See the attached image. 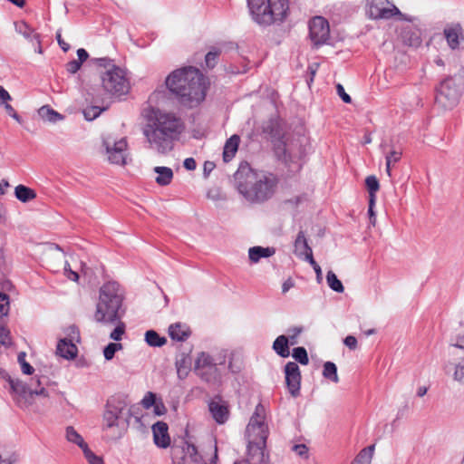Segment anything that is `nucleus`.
Returning a JSON list of instances; mask_svg holds the SVG:
<instances>
[{
    "mask_svg": "<svg viewBox=\"0 0 464 464\" xmlns=\"http://www.w3.org/2000/svg\"><path fill=\"white\" fill-rule=\"evenodd\" d=\"M147 122L142 128L149 148L160 154L173 149V141L181 133L183 125L174 113L151 108L145 115Z\"/></svg>",
    "mask_w": 464,
    "mask_h": 464,
    "instance_id": "obj_1",
    "label": "nucleus"
},
{
    "mask_svg": "<svg viewBox=\"0 0 464 464\" xmlns=\"http://www.w3.org/2000/svg\"><path fill=\"white\" fill-rule=\"evenodd\" d=\"M234 178L238 192L252 204H261L269 200L278 185L276 175L254 170L247 163L239 166Z\"/></svg>",
    "mask_w": 464,
    "mask_h": 464,
    "instance_id": "obj_2",
    "label": "nucleus"
},
{
    "mask_svg": "<svg viewBox=\"0 0 464 464\" xmlns=\"http://www.w3.org/2000/svg\"><path fill=\"white\" fill-rule=\"evenodd\" d=\"M166 85L185 106H197L206 97V78L198 69L192 66L173 71L167 77Z\"/></svg>",
    "mask_w": 464,
    "mask_h": 464,
    "instance_id": "obj_3",
    "label": "nucleus"
},
{
    "mask_svg": "<svg viewBox=\"0 0 464 464\" xmlns=\"http://www.w3.org/2000/svg\"><path fill=\"white\" fill-rule=\"evenodd\" d=\"M252 20L267 27L284 23L288 15V0H247Z\"/></svg>",
    "mask_w": 464,
    "mask_h": 464,
    "instance_id": "obj_4",
    "label": "nucleus"
},
{
    "mask_svg": "<svg viewBox=\"0 0 464 464\" xmlns=\"http://www.w3.org/2000/svg\"><path fill=\"white\" fill-rule=\"evenodd\" d=\"M0 378L8 382L13 400L21 409H30L34 404L35 396H43L44 398L49 397V392L44 387L49 381L46 376L37 377L35 381H34L39 389L32 388L34 386V382H32L31 387H29L21 380L12 378L5 370L1 368Z\"/></svg>",
    "mask_w": 464,
    "mask_h": 464,
    "instance_id": "obj_5",
    "label": "nucleus"
},
{
    "mask_svg": "<svg viewBox=\"0 0 464 464\" xmlns=\"http://www.w3.org/2000/svg\"><path fill=\"white\" fill-rule=\"evenodd\" d=\"M123 288L115 281L104 283L99 291L96 319H121L122 314Z\"/></svg>",
    "mask_w": 464,
    "mask_h": 464,
    "instance_id": "obj_6",
    "label": "nucleus"
},
{
    "mask_svg": "<svg viewBox=\"0 0 464 464\" xmlns=\"http://www.w3.org/2000/svg\"><path fill=\"white\" fill-rule=\"evenodd\" d=\"M259 409H263L262 405H258L256 413L250 419L247 426L250 440L247 445L248 457L253 464H266L268 461V454L266 451V440L268 437V428L264 422V417L258 413Z\"/></svg>",
    "mask_w": 464,
    "mask_h": 464,
    "instance_id": "obj_7",
    "label": "nucleus"
},
{
    "mask_svg": "<svg viewBox=\"0 0 464 464\" xmlns=\"http://www.w3.org/2000/svg\"><path fill=\"white\" fill-rule=\"evenodd\" d=\"M96 64L103 68L100 72L102 88L112 95H123L130 90V82L126 72L119 66L112 63L109 58L95 59Z\"/></svg>",
    "mask_w": 464,
    "mask_h": 464,
    "instance_id": "obj_8",
    "label": "nucleus"
},
{
    "mask_svg": "<svg viewBox=\"0 0 464 464\" xmlns=\"http://www.w3.org/2000/svg\"><path fill=\"white\" fill-rule=\"evenodd\" d=\"M462 93V80L452 76L445 78L437 89L436 104L442 110H452L459 102Z\"/></svg>",
    "mask_w": 464,
    "mask_h": 464,
    "instance_id": "obj_9",
    "label": "nucleus"
},
{
    "mask_svg": "<svg viewBox=\"0 0 464 464\" xmlns=\"http://www.w3.org/2000/svg\"><path fill=\"white\" fill-rule=\"evenodd\" d=\"M366 14L373 20L390 19L393 16H399L401 20L413 22L415 19L402 14L396 5L388 0H367Z\"/></svg>",
    "mask_w": 464,
    "mask_h": 464,
    "instance_id": "obj_10",
    "label": "nucleus"
},
{
    "mask_svg": "<svg viewBox=\"0 0 464 464\" xmlns=\"http://www.w3.org/2000/svg\"><path fill=\"white\" fill-rule=\"evenodd\" d=\"M411 17V15H408ZM415 20L413 22L405 21L401 24L396 26V40L403 46L411 48H418L421 45V30L419 28L418 18L411 16Z\"/></svg>",
    "mask_w": 464,
    "mask_h": 464,
    "instance_id": "obj_11",
    "label": "nucleus"
},
{
    "mask_svg": "<svg viewBox=\"0 0 464 464\" xmlns=\"http://www.w3.org/2000/svg\"><path fill=\"white\" fill-rule=\"evenodd\" d=\"M309 37L316 47L327 44L330 38L328 21L322 16H315L309 22Z\"/></svg>",
    "mask_w": 464,
    "mask_h": 464,
    "instance_id": "obj_12",
    "label": "nucleus"
},
{
    "mask_svg": "<svg viewBox=\"0 0 464 464\" xmlns=\"http://www.w3.org/2000/svg\"><path fill=\"white\" fill-rule=\"evenodd\" d=\"M103 146L108 155V160L111 163L117 165L126 164V150L128 144L125 138L113 141L110 140V139H105L103 140Z\"/></svg>",
    "mask_w": 464,
    "mask_h": 464,
    "instance_id": "obj_13",
    "label": "nucleus"
},
{
    "mask_svg": "<svg viewBox=\"0 0 464 464\" xmlns=\"http://www.w3.org/2000/svg\"><path fill=\"white\" fill-rule=\"evenodd\" d=\"M285 383L293 397L300 395L301 372L295 362H288L285 366Z\"/></svg>",
    "mask_w": 464,
    "mask_h": 464,
    "instance_id": "obj_14",
    "label": "nucleus"
},
{
    "mask_svg": "<svg viewBox=\"0 0 464 464\" xmlns=\"http://www.w3.org/2000/svg\"><path fill=\"white\" fill-rule=\"evenodd\" d=\"M226 358L227 351L225 350L218 353L216 356H212L206 352H200L195 360L194 371L206 369L214 365H222L226 362Z\"/></svg>",
    "mask_w": 464,
    "mask_h": 464,
    "instance_id": "obj_15",
    "label": "nucleus"
},
{
    "mask_svg": "<svg viewBox=\"0 0 464 464\" xmlns=\"http://www.w3.org/2000/svg\"><path fill=\"white\" fill-rule=\"evenodd\" d=\"M443 35L448 46L454 51L459 49L460 43L464 41V29L459 23L448 24L443 30Z\"/></svg>",
    "mask_w": 464,
    "mask_h": 464,
    "instance_id": "obj_16",
    "label": "nucleus"
},
{
    "mask_svg": "<svg viewBox=\"0 0 464 464\" xmlns=\"http://www.w3.org/2000/svg\"><path fill=\"white\" fill-rule=\"evenodd\" d=\"M48 266L53 272H58L63 267L64 276L72 281L77 282L79 274L71 269L70 264L64 260V256L53 255L48 259Z\"/></svg>",
    "mask_w": 464,
    "mask_h": 464,
    "instance_id": "obj_17",
    "label": "nucleus"
},
{
    "mask_svg": "<svg viewBox=\"0 0 464 464\" xmlns=\"http://www.w3.org/2000/svg\"><path fill=\"white\" fill-rule=\"evenodd\" d=\"M168 430L169 426L164 421H157L152 425L153 440L159 448L166 449L170 445Z\"/></svg>",
    "mask_w": 464,
    "mask_h": 464,
    "instance_id": "obj_18",
    "label": "nucleus"
},
{
    "mask_svg": "<svg viewBox=\"0 0 464 464\" xmlns=\"http://www.w3.org/2000/svg\"><path fill=\"white\" fill-rule=\"evenodd\" d=\"M127 406L128 403L126 401L120 396L111 397L108 400L106 404V408L111 410V412L114 413V415H116L120 420L124 417L126 422H128V419L130 416Z\"/></svg>",
    "mask_w": 464,
    "mask_h": 464,
    "instance_id": "obj_19",
    "label": "nucleus"
},
{
    "mask_svg": "<svg viewBox=\"0 0 464 464\" xmlns=\"http://www.w3.org/2000/svg\"><path fill=\"white\" fill-rule=\"evenodd\" d=\"M218 365L208 367L206 369L197 370L194 372L205 382L208 384H218L221 380V373L218 368Z\"/></svg>",
    "mask_w": 464,
    "mask_h": 464,
    "instance_id": "obj_20",
    "label": "nucleus"
},
{
    "mask_svg": "<svg viewBox=\"0 0 464 464\" xmlns=\"http://www.w3.org/2000/svg\"><path fill=\"white\" fill-rule=\"evenodd\" d=\"M169 334L172 340L183 342L189 337L191 331L186 324L177 322L169 325Z\"/></svg>",
    "mask_w": 464,
    "mask_h": 464,
    "instance_id": "obj_21",
    "label": "nucleus"
},
{
    "mask_svg": "<svg viewBox=\"0 0 464 464\" xmlns=\"http://www.w3.org/2000/svg\"><path fill=\"white\" fill-rule=\"evenodd\" d=\"M209 411L213 419L218 423L223 424L228 418L227 407L216 401H211L208 404Z\"/></svg>",
    "mask_w": 464,
    "mask_h": 464,
    "instance_id": "obj_22",
    "label": "nucleus"
},
{
    "mask_svg": "<svg viewBox=\"0 0 464 464\" xmlns=\"http://www.w3.org/2000/svg\"><path fill=\"white\" fill-rule=\"evenodd\" d=\"M77 352L78 349L74 343L66 342V340H59L56 347V353L61 357L72 360L77 356Z\"/></svg>",
    "mask_w": 464,
    "mask_h": 464,
    "instance_id": "obj_23",
    "label": "nucleus"
},
{
    "mask_svg": "<svg viewBox=\"0 0 464 464\" xmlns=\"http://www.w3.org/2000/svg\"><path fill=\"white\" fill-rule=\"evenodd\" d=\"M175 366L177 375L179 380H184L188 375L191 367V359L188 354L181 353L179 358L176 360Z\"/></svg>",
    "mask_w": 464,
    "mask_h": 464,
    "instance_id": "obj_24",
    "label": "nucleus"
},
{
    "mask_svg": "<svg viewBox=\"0 0 464 464\" xmlns=\"http://www.w3.org/2000/svg\"><path fill=\"white\" fill-rule=\"evenodd\" d=\"M276 253L274 247L252 246L248 249V257L252 263H257L263 257H270Z\"/></svg>",
    "mask_w": 464,
    "mask_h": 464,
    "instance_id": "obj_25",
    "label": "nucleus"
},
{
    "mask_svg": "<svg viewBox=\"0 0 464 464\" xmlns=\"http://www.w3.org/2000/svg\"><path fill=\"white\" fill-rule=\"evenodd\" d=\"M239 140L237 135H233L226 141L223 151V160L225 162H228L234 158L239 145Z\"/></svg>",
    "mask_w": 464,
    "mask_h": 464,
    "instance_id": "obj_26",
    "label": "nucleus"
},
{
    "mask_svg": "<svg viewBox=\"0 0 464 464\" xmlns=\"http://www.w3.org/2000/svg\"><path fill=\"white\" fill-rule=\"evenodd\" d=\"M294 246L295 254L299 257H303L304 254L312 250L311 246L308 245L307 238L303 230L298 232L294 243Z\"/></svg>",
    "mask_w": 464,
    "mask_h": 464,
    "instance_id": "obj_27",
    "label": "nucleus"
},
{
    "mask_svg": "<svg viewBox=\"0 0 464 464\" xmlns=\"http://www.w3.org/2000/svg\"><path fill=\"white\" fill-rule=\"evenodd\" d=\"M154 172L157 173L156 182L160 186L169 185L173 179V171L168 167H155Z\"/></svg>",
    "mask_w": 464,
    "mask_h": 464,
    "instance_id": "obj_28",
    "label": "nucleus"
},
{
    "mask_svg": "<svg viewBox=\"0 0 464 464\" xmlns=\"http://www.w3.org/2000/svg\"><path fill=\"white\" fill-rule=\"evenodd\" d=\"M289 342L290 340L288 339V337H286L285 335H280L275 340L273 343V348L276 352V353L281 357H288L290 354L288 347Z\"/></svg>",
    "mask_w": 464,
    "mask_h": 464,
    "instance_id": "obj_29",
    "label": "nucleus"
},
{
    "mask_svg": "<svg viewBox=\"0 0 464 464\" xmlns=\"http://www.w3.org/2000/svg\"><path fill=\"white\" fill-rule=\"evenodd\" d=\"M38 114L41 117V119L44 121L53 122L55 123L58 121H61L63 119V116L54 111L53 109L50 108L49 106H43L38 110Z\"/></svg>",
    "mask_w": 464,
    "mask_h": 464,
    "instance_id": "obj_30",
    "label": "nucleus"
},
{
    "mask_svg": "<svg viewBox=\"0 0 464 464\" xmlns=\"http://www.w3.org/2000/svg\"><path fill=\"white\" fill-rule=\"evenodd\" d=\"M14 195L18 200L24 203L29 202L36 198L34 190L24 185L15 187Z\"/></svg>",
    "mask_w": 464,
    "mask_h": 464,
    "instance_id": "obj_31",
    "label": "nucleus"
},
{
    "mask_svg": "<svg viewBox=\"0 0 464 464\" xmlns=\"http://www.w3.org/2000/svg\"><path fill=\"white\" fill-rule=\"evenodd\" d=\"M375 446L370 445L363 448L351 464H371Z\"/></svg>",
    "mask_w": 464,
    "mask_h": 464,
    "instance_id": "obj_32",
    "label": "nucleus"
},
{
    "mask_svg": "<svg viewBox=\"0 0 464 464\" xmlns=\"http://www.w3.org/2000/svg\"><path fill=\"white\" fill-rule=\"evenodd\" d=\"M19 455L6 446L0 444V464H15Z\"/></svg>",
    "mask_w": 464,
    "mask_h": 464,
    "instance_id": "obj_33",
    "label": "nucleus"
},
{
    "mask_svg": "<svg viewBox=\"0 0 464 464\" xmlns=\"http://www.w3.org/2000/svg\"><path fill=\"white\" fill-rule=\"evenodd\" d=\"M145 342L151 347H162L167 343V339L154 330H148L145 333Z\"/></svg>",
    "mask_w": 464,
    "mask_h": 464,
    "instance_id": "obj_34",
    "label": "nucleus"
},
{
    "mask_svg": "<svg viewBox=\"0 0 464 464\" xmlns=\"http://www.w3.org/2000/svg\"><path fill=\"white\" fill-rule=\"evenodd\" d=\"M66 439L68 441L78 445L82 450V451L84 449L88 448V445L84 441L83 438L72 426H68L66 428Z\"/></svg>",
    "mask_w": 464,
    "mask_h": 464,
    "instance_id": "obj_35",
    "label": "nucleus"
},
{
    "mask_svg": "<svg viewBox=\"0 0 464 464\" xmlns=\"http://www.w3.org/2000/svg\"><path fill=\"white\" fill-rule=\"evenodd\" d=\"M186 447L182 449V452L185 453V456H188L192 462L195 464L202 463V456L198 453V448L193 444L188 441L185 442Z\"/></svg>",
    "mask_w": 464,
    "mask_h": 464,
    "instance_id": "obj_36",
    "label": "nucleus"
},
{
    "mask_svg": "<svg viewBox=\"0 0 464 464\" xmlns=\"http://www.w3.org/2000/svg\"><path fill=\"white\" fill-rule=\"evenodd\" d=\"M323 376L335 383L339 382L337 374V367L333 362H325L324 363Z\"/></svg>",
    "mask_w": 464,
    "mask_h": 464,
    "instance_id": "obj_37",
    "label": "nucleus"
},
{
    "mask_svg": "<svg viewBox=\"0 0 464 464\" xmlns=\"http://www.w3.org/2000/svg\"><path fill=\"white\" fill-rule=\"evenodd\" d=\"M326 281L329 287L337 293H343L344 287L343 283L337 278L336 275L333 271H328L326 275Z\"/></svg>",
    "mask_w": 464,
    "mask_h": 464,
    "instance_id": "obj_38",
    "label": "nucleus"
},
{
    "mask_svg": "<svg viewBox=\"0 0 464 464\" xmlns=\"http://www.w3.org/2000/svg\"><path fill=\"white\" fill-rule=\"evenodd\" d=\"M402 152L401 150H392L385 157L386 159V172L388 176H392L391 168L392 165L400 161Z\"/></svg>",
    "mask_w": 464,
    "mask_h": 464,
    "instance_id": "obj_39",
    "label": "nucleus"
},
{
    "mask_svg": "<svg viewBox=\"0 0 464 464\" xmlns=\"http://www.w3.org/2000/svg\"><path fill=\"white\" fill-rule=\"evenodd\" d=\"M221 53L220 49L213 47L206 55L205 63L208 68H214L218 61V57Z\"/></svg>",
    "mask_w": 464,
    "mask_h": 464,
    "instance_id": "obj_40",
    "label": "nucleus"
},
{
    "mask_svg": "<svg viewBox=\"0 0 464 464\" xmlns=\"http://www.w3.org/2000/svg\"><path fill=\"white\" fill-rule=\"evenodd\" d=\"M292 356L295 361H297L302 365H307L309 362L308 354L304 347L299 346L294 348Z\"/></svg>",
    "mask_w": 464,
    "mask_h": 464,
    "instance_id": "obj_41",
    "label": "nucleus"
},
{
    "mask_svg": "<svg viewBox=\"0 0 464 464\" xmlns=\"http://www.w3.org/2000/svg\"><path fill=\"white\" fill-rule=\"evenodd\" d=\"M65 337L62 340H66V342L72 343L74 342L79 343L80 342V331L79 328L75 324L70 325L68 328L65 329Z\"/></svg>",
    "mask_w": 464,
    "mask_h": 464,
    "instance_id": "obj_42",
    "label": "nucleus"
},
{
    "mask_svg": "<svg viewBox=\"0 0 464 464\" xmlns=\"http://www.w3.org/2000/svg\"><path fill=\"white\" fill-rule=\"evenodd\" d=\"M122 349V344L119 343H110L103 349V355L107 361L113 359L115 353Z\"/></svg>",
    "mask_w": 464,
    "mask_h": 464,
    "instance_id": "obj_43",
    "label": "nucleus"
},
{
    "mask_svg": "<svg viewBox=\"0 0 464 464\" xmlns=\"http://www.w3.org/2000/svg\"><path fill=\"white\" fill-rule=\"evenodd\" d=\"M26 353L24 352H20L17 356V361L19 364L21 365V369L23 373L26 375H31L34 373V367L25 361Z\"/></svg>",
    "mask_w": 464,
    "mask_h": 464,
    "instance_id": "obj_44",
    "label": "nucleus"
},
{
    "mask_svg": "<svg viewBox=\"0 0 464 464\" xmlns=\"http://www.w3.org/2000/svg\"><path fill=\"white\" fill-rule=\"evenodd\" d=\"M103 420L105 423L106 428H112L115 426H119L120 420L114 413L111 412V410H108L106 408L104 414H103Z\"/></svg>",
    "mask_w": 464,
    "mask_h": 464,
    "instance_id": "obj_45",
    "label": "nucleus"
},
{
    "mask_svg": "<svg viewBox=\"0 0 464 464\" xmlns=\"http://www.w3.org/2000/svg\"><path fill=\"white\" fill-rule=\"evenodd\" d=\"M104 111V108H101L99 106H91L86 108L83 111V115L85 120L87 121H93L95 120L102 111Z\"/></svg>",
    "mask_w": 464,
    "mask_h": 464,
    "instance_id": "obj_46",
    "label": "nucleus"
},
{
    "mask_svg": "<svg viewBox=\"0 0 464 464\" xmlns=\"http://www.w3.org/2000/svg\"><path fill=\"white\" fill-rule=\"evenodd\" d=\"M11 344L10 330L5 325L0 324V346L9 347Z\"/></svg>",
    "mask_w": 464,
    "mask_h": 464,
    "instance_id": "obj_47",
    "label": "nucleus"
},
{
    "mask_svg": "<svg viewBox=\"0 0 464 464\" xmlns=\"http://www.w3.org/2000/svg\"><path fill=\"white\" fill-rule=\"evenodd\" d=\"M365 185L369 194H376L380 188V184L377 178L373 175L368 176L365 179Z\"/></svg>",
    "mask_w": 464,
    "mask_h": 464,
    "instance_id": "obj_48",
    "label": "nucleus"
},
{
    "mask_svg": "<svg viewBox=\"0 0 464 464\" xmlns=\"http://www.w3.org/2000/svg\"><path fill=\"white\" fill-rule=\"evenodd\" d=\"M9 310V296L5 293H0V318L7 315Z\"/></svg>",
    "mask_w": 464,
    "mask_h": 464,
    "instance_id": "obj_49",
    "label": "nucleus"
},
{
    "mask_svg": "<svg viewBox=\"0 0 464 464\" xmlns=\"http://www.w3.org/2000/svg\"><path fill=\"white\" fill-rule=\"evenodd\" d=\"M89 464H104L102 459L95 455L89 447L82 451Z\"/></svg>",
    "mask_w": 464,
    "mask_h": 464,
    "instance_id": "obj_50",
    "label": "nucleus"
},
{
    "mask_svg": "<svg viewBox=\"0 0 464 464\" xmlns=\"http://www.w3.org/2000/svg\"><path fill=\"white\" fill-rule=\"evenodd\" d=\"M120 324L114 328V330L111 333L110 338L114 341H121L122 335L125 333V324L122 321H119Z\"/></svg>",
    "mask_w": 464,
    "mask_h": 464,
    "instance_id": "obj_51",
    "label": "nucleus"
},
{
    "mask_svg": "<svg viewBox=\"0 0 464 464\" xmlns=\"http://www.w3.org/2000/svg\"><path fill=\"white\" fill-rule=\"evenodd\" d=\"M17 31L22 34L25 38H31L34 30L24 22L16 24Z\"/></svg>",
    "mask_w": 464,
    "mask_h": 464,
    "instance_id": "obj_52",
    "label": "nucleus"
},
{
    "mask_svg": "<svg viewBox=\"0 0 464 464\" xmlns=\"http://www.w3.org/2000/svg\"><path fill=\"white\" fill-rule=\"evenodd\" d=\"M291 450L301 458H308V448L305 444H295Z\"/></svg>",
    "mask_w": 464,
    "mask_h": 464,
    "instance_id": "obj_53",
    "label": "nucleus"
},
{
    "mask_svg": "<svg viewBox=\"0 0 464 464\" xmlns=\"http://www.w3.org/2000/svg\"><path fill=\"white\" fill-rule=\"evenodd\" d=\"M242 369V362L239 360H234V354H231L230 360L228 362V370L232 373H237Z\"/></svg>",
    "mask_w": 464,
    "mask_h": 464,
    "instance_id": "obj_54",
    "label": "nucleus"
},
{
    "mask_svg": "<svg viewBox=\"0 0 464 464\" xmlns=\"http://www.w3.org/2000/svg\"><path fill=\"white\" fill-rule=\"evenodd\" d=\"M454 380L464 384V362H459L455 367Z\"/></svg>",
    "mask_w": 464,
    "mask_h": 464,
    "instance_id": "obj_55",
    "label": "nucleus"
},
{
    "mask_svg": "<svg viewBox=\"0 0 464 464\" xmlns=\"http://www.w3.org/2000/svg\"><path fill=\"white\" fill-rule=\"evenodd\" d=\"M156 396L153 392H149L142 400V405L146 409H150L156 403Z\"/></svg>",
    "mask_w": 464,
    "mask_h": 464,
    "instance_id": "obj_56",
    "label": "nucleus"
},
{
    "mask_svg": "<svg viewBox=\"0 0 464 464\" xmlns=\"http://www.w3.org/2000/svg\"><path fill=\"white\" fill-rule=\"evenodd\" d=\"M302 332V327H293L288 330V339L290 340V343L292 345L296 343L295 338L300 334Z\"/></svg>",
    "mask_w": 464,
    "mask_h": 464,
    "instance_id": "obj_57",
    "label": "nucleus"
},
{
    "mask_svg": "<svg viewBox=\"0 0 464 464\" xmlns=\"http://www.w3.org/2000/svg\"><path fill=\"white\" fill-rule=\"evenodd\" d=\"M336 90L338 95L345 103H350L352 102L350 95L345 92L344 88L342 84L338 83L336 85Z\"/></svg>",
    "mask_w": 464,
    "mask_h": 464,
    "instance_id": "obj_58",
    "label": "nucleus"
},
{
    "mask_svg": "<svg viewBox=\"0 0 464 464\" xmlns=\"http://www.w3.org/2000/svg\"><path fill=\"white\" fill-rule=\"evenodd\" d=\"M81 66H82L81 62L72 60V61H70L69 63H67L66 70L70 73H75L80 70Z\"/></svg>",
    "mask_w": 464,
    "mask_h": 464,
    "instance_id": "obj_59",
    "label": "nucleus"
},
{
    "mask_svg": "<svg viewBox=\"0 0 464 464\" xmlns=\"http://www.w3.org/2000/svg\"><path fill=\"white\" fill-rule=\"evenodd\" d=\"M343 343L350 349L355 350L357 348V339L353 335H348L344 338Z\"/></svg>",
    "mask_w": 464,
    "mask_h": 464,
    "instance_id": "obj_60",
    "label": "nucleus"
},
{
    "mask_svg": "<svg viewBox=\"0 0 464 464\" xmlns=\"http://www.w3.org/2000/svg\"><path fill=\"white\" fill-rule=\"evenodd\" d=\"M11 100L12 97L9 94V92L3 86L0 85V105Z\"/></svg>",
    "mask_w": 464,
    "mask_h": 464,
    "instance_id": "obj_61",
    "label": "nucleus"
},
{
    "mask_svg": "<svg viewBox=\"0 0 464 464\" xmlns=\"http://www.w3.org/2000/svg\"><path fill=\"white\" fill-rule=\"evenodd\" d=\"M153 407L154 413L158 416H161L167 412V409L162 401L156 402Z\"/></svg>",
    "mask_w": 464,
    "mask_h": 464,
    "instance_id": "obj_62",
    "label": "nucleus"
},
{
    "mask_svg": "<svg viewBox=\"0 0 464 464\" xmlns=\"http://www.w3.org/2000/svg\"><path fill=\"white\" fill-rule=\"evenodd\" d=\"M183 166L188 170H194L197 167V163L193 158H187L183 162Z\"/></svg>",
    "mask_w": 464,
    "mask_h": 464,
    "instance_id": "obj_63",
    "label": "nucleus"
},
{
    "mask_svg": "<svg viewBox=\"0 0 464 464\" xmlns=\"http://www.w3.org/2000/svg\"><path fill=\"white\" fill-rule=\"evenodd\" d=\"M77 55H78V62H81V64L85 62L88 57H89V54L87 53V51L83 48H80L77 50Z\"/></svg>",
    "mask_w": 464,
    "mask_h": 464,
    "instance_id": "obj_64",
    "label": "nucleus"
}]
</instances>
